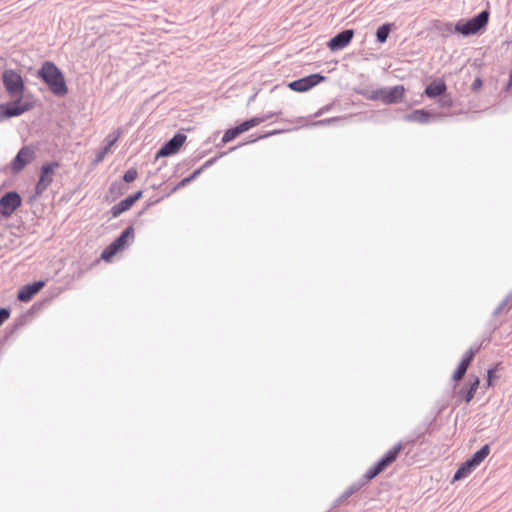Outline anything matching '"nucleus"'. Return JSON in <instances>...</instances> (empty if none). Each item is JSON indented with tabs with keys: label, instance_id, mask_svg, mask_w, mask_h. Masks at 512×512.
<instances>
[{
	"label": "nucleus",
	"instance_id": "nucleus-37",
	"mask_svg": "<svg viewBox=\"0 0 512 512\" xmlns=\"http://www.w3.org/2000/svg\"><path fill=\"white\" fill-rule=\"evenodd\" d=\"M281 131L280 130H273V131H268V132H265L263 135H260L258 136L257 138L251 140L250 142H254L256 141L257 139H262V138H267L269 136H272V135H275V134H278L280 133Z\"/></svg>",
	"mask_w": 512,
	"mask_h": 512
},
{
	"label": "nucleus",
	"instance_id": "nucleus-42",
	"mask_svg": "<svg viewBox=\"0 0 512 512\" xmlns=\"http://www.w3.org/2000/svg\"><path fill=\"white\" fill-rule=\"evenodd\" d=\"M239 132V134H242L246 131L249 130L248 128V125H247V122L246 121H243L242 123H240L239 125L235 126Z\"/></svg>",
	"mask_w": 512,
	"mask_h": 512
},
{
	"label": "nucleus",
	"instance_id": "nucleus-23",
	"mask_svg": "<svg viewBox=\"0 0 512 512\" xmlns=\"http://www.w3.org/2000/svg\"><path fill=\"white\" fill-rule=\"evenodd\" d=\"M127 189L128 187L121 181H114L110 184L109 193L113 196V199H116L122 196Z\"/></svg>",
	"mask_w": 512,
	"mask_h": 512
},
{
	"label": "nucleus",
	"instance_id": "nucleus-11",
	"mask_svg": "<svg viewBox=\"0 0 512 512\" xmlns=\"http://www.w3.org/2000/svg\"><path fill=\"white\" fill-rule=\"evenodd\" d=\"M326 80V76L320 73L310 74L288 83V88L295 92H306L321 82Z\"/></svg>",
	"mask_w": 512,
	"mask_h": 512
},
{
	"label": "nucleus",
	"instance_id": "nucleus-46",
	"mask_svg": "<svg viewBox=\"0 0 512 512\" xmlns=\"http://www.w3.org/2000/svg\"><path fill=\"white\" fill-rule=\"evenodd\" d=\"M238 147H241V144H238V146H234V147H231L227 152H231V151H234L236 150Z\"/></svg>",
	"mask_w": 512,
	"mask_h": 512
},
{
	"label": "nucleus",
	"instance_id": "nucleus-13",
	"mask_svg": "<svg viewBox=\"0 0 512 512\" xmlns=\"http://www.w3.org/2000/svg\"><path fill=\"white\" fill-rule=\"evenodd\" d=\"M479 347H471L469 348L463 355L460 363L458 364L457 368L455 369L452 379L454 381H460L466 374L469 366L474 360L475 355L479 352Z\"/></svg>",
	"mask_w": 512,
	"mask_h": 512
},
{
	"label": "nucleus",
	"instance_id": "nucleus-28",
	"mask_svg": "<svg viewBox=\"0 0 512 512\" xmlns=\"http://www.w3.org/2000/svg\"><path fill=\"white\" fill-rule=\"evenodd\" d=\"M344 117H331V118H325V119H321V120H318V121H315L313 123L314 126H326V125H330V124H333V123H336V122H339L341 120H343Z\"/></svg>",
	"mask_w": 512,
	"mask_h": 512
},
{
	"label": "nucleus",
	"instance_id": "nucleus-34",
	"mask_svg": "<svg viewBox=\"0 0 512 512\" xmlns=\"http://www.w3.org/2000/svg\"><path fill=\"white\" fill-rule=\"evenodd\" d=\"M19 324H15L12 327H6L4 340H8L18 329Z\"/></svg>",
	"mask_w": 512,
	"mask_h": 512
},
{
	"label": "nucleus",
	"instance_id": "nucleus-32",
	"mask_svg": "<svg viewBox=\"0 0 512 512\" xmlns=\"http://www.w3.org/2000/svg\"><path fill=\"white\" fill-rule=\"evenodd\" d=\"M483 86V81L480 77H476L471 85V90L473 92H478Z\"/></svg>",
	"mask_w": 512,
	"mask_h": 512
},
{
	"label": "nucleus",
	"instance_id": "nucleus-20",
	"mask_svg": "<svg viewBox=\"0 0 512 512\" xmlns=\"http://www.w3.org/2000/svg\"><path fill=\"white\" fill-rule=\"evenodd\" d=\"M489 453H490V445L485 444L479 450H477L475 453H473L472 456L469 457V459L477 467L485 460V458L489 455Z\"/></svg>",
	"mask_w": 512,
	"mask_h": 512
},
{
	"label": "nucleus",
	"instance_id": "nucleus-10",
	"mask_svg": "<svg viewBox=\"0 0 512 512\" xmlns=\"http://www.w3.org/2000/svg\"><path fill=\"white\" fill-rule=\"evenodd\" d=\"M187 136L184 133L177 132L174 136L166 141L156 152L155 160L162 157H168L176 154L185 143Z\"/></svg>",
	"mask_w": 512,
	"mask_h": 512
},
{
	"label": "nucleus",
	"instance_id": "nucleus-14",
	"mask_svg": "<svg viewBox=\"0 0 512 512\" xmlns=\"http://www.w3.org/2000/svg\"><path fill=\"white\" fill-rule=\"evenodd\" d=\"M45 286V281L38 280L23 285L17 293V299L20 302H29Z\"/></svg>",
	"mask_w": 512,
	"mask_h": 512
},
{
	"label": "nucleus",
	"instance_id": "nucleus-22",
	"mask_svg": "<svg viewBox=\"0 0 512 512\" xmlns=\"http://www.w3.org/2000/svg\"><path fill=\"white\" fill-rule=\"evenodd\" d=\"M435 28L441 32L443 36H449L453 33L456 34V23L453 24L451 22H442V21H436Z\"/></svg>",
	"mask_w": 512,
	"mask_h": 512
},
{
	"label": "nucleus",
	"instance_id": "nucleus-31",
	"mask_svg": "<svg viewBox=\"0 0 512 512\" xmlns=\"http://www.w3.org/2000/svg\"><path fill=\"white\" fill-rule=\"evenodd\" d=\"M11 310L9 307L0 308V326L10 317Z\"/></svg>",
	"mask_w": 512,
	"mask_h": 512
},
{
	"label": "nucleus",
	"instance_id": "nucleus-8",
	"mask_svg": "<svg viewBox=\"0 0 512 512\" xmlns=\"http://www.w3.org/2000/svg\"><path fill=\"white\" fill-rule=\"evenodd\" d=\"M22 198L17 191H8L0 197V215L9 218L21 206Z\"/></svg>",
	"mask_w": 512,
	"mask_h": 512
},
{
	"label": "nucleus",
	"instance_id": "nucleus-39",
	"mask_svg": "<svg viewBox=\"0 0 512 512\" xmlns=\"http://www.w3.org/2000/svg\"><path fill=\"white\" fill-rule=\"evenodd\" d=\"M204 172V170L201 168V166L199 168H197L196 170H194L188 177L191 181L195 180L200 174H202Z\"/></svg>",
	"mask_w": 512,
	"mask_h": 512
},
{
	"label": "nucleus",
	"instance_id": "nucleus-5",
	"mask_svg": "<svg viewBox=\"0 0 512 512\" xmlns=\"http://www.w3.org/2000/svg\"><path fill=\"white\" fill-rule=\"evenodd\" d=\"M490 11L486 8L471 18H461L456 22V34L463 37L477 35L486 30L489 23Z\"/></svg>",
	"mask_w": 512,
	"mask_h": 512
},
{
	"label": "nucleus",
	"instance_id": "nucleus-44",
	"mask_svg": "<svg viewBox=\"0 0 512 512\" xmlns=\"http://www.w3.org/2000/svg\"><path fill=\"white\" fill-rule=\"evenodd\" d=\"M505 308L502 307L501 304H499L496 309L493 311V316H497L498 314H500Z\"/></svg>",
	"mask_w": 512,
	"mask_h": 512
},
{
	"label": "nucleus",
	"instance_id": "nucleus-7",
	"mask_svg": "<svg viewBox=\"0 0 512 512\" xmlns=\"http://www.w3.org/2000/svg\"><path fill=\"white\" fill-rule=\"evenodd\" d=\"M60 167L58 161L45 162L40 167L39 179L35 185V194L30 197V200L42 195L53 182L55 170Z\"/></svg>",
	"mask_w": 512,
	"mask_h": 512
},
{
	"label": "nucleus",
	"instance_id": "nucleus-26",
	"mask_svg": "<svg viewBox=\"0 0 512 512\" xmlns=\"http://www.w3.org/2000/svg\"><path fill=\"white\" fill-rule=\"evenodd\" d=\"M240 134L237 130V128L234 126V127H231L229 129H227L221 139V144H226L228 142H231L232 140H234L236 137H238Z\"/></svg>",
	"mask_w": 512,
	"mask_h": 512
},
{
	"label": "nucleus",
	"instance_id": "nucleus-17",
	"mask_svg": "<svg viewBox=\"0 0 512 512\" xmlns=\"http://www.w3.org/2000/svg\"><path fill=\"white\" fill-rule=\"evenodd\" d=\"M479 384L480 379L477 376H474V378L469 381L468 385H465L459 390V396H461L466 403H469L474 398Z\"/></svg>",
	"mask_w": 512,
	"mask_h": 512
},
{
	"label": "nucleus",
	"instance_id": "nucleus-15",
	"mask_svg": "<svg viewBox=\"0 0 512 512\" xmlns=\"http://www.w3.org/2000/svg\"><path fill=\"white\" fill-rule=\"evenodd\" d=\"M443 114H435L426 109H417L404 115V120L407 122H416L419 124H427L431 119H437L443 117Z\"/></svg>",
	"mask_w": 512,
	"mask_h": 512
},
{
	"label": "nucleus",
	"instance_id": "nucleus-38",
	"mask_svg": "<svg viewBox=\"0 0 512 512\" xmlns=\"http://www.w3.org/2000/svg\"><path fill=\"white\" fill-rule=\"evenodd\" d=\"M192 181L189 179V177H185L183 178L177 185L176 187L174 188V190H177V189H180V188H183L185 186H187L188 184H190Z\"/></svg>",
	"mask_w": 512,
	"mask_h": 512
},
{
	"label": "nucleus",
	"instance_id": "nucleus-24",
	"mask_svg": "<svg viewBox=\"0 0 512 512\" xmlns=\"http://www.w3.org/2000/svg\"><path fill=\"white\" fill-rule=\"evenodd\" d=\"M437 104L440 108L448 109L451 108L454 105L453 98L450 93L447 91L440 95L437 99Z\"/></svg>",
	"mask_w": 512,
	"mask_h": 512
},
{
	"label": "nucleus",
	"instance_id": "nucleus-33",
	"mask_svg": "<svg viewBox=\"0 0 512 512\" xmlns=\"http://www.w3.org/2000/svg\"><path fill=\"white\" fill-rule=\"evenodd\" d=\"M247 122L248 128L251 129L259 124L262 123V119H260L258 116H254L250 119L245 120Z\"/></svg>",
	"mask_w": 512,
	"mask_h": 512
},
{
	"label": "nucleus",
	"instance_id": "nucleus-12",
	"mask_svg": "<svg viewBox=\"0 0 512 512\" xmlns=\"http://www.w3.org/2000/svg\"><path fill=\"white\" fill-rule=\"evenodd\" d=\"M354 34L355 31L353 29L342 30L327 42V47L332 52L340 51L351 43Z\"/></svg>",
	"mask_w": 512,
	"mask_h": 512
},
{
	"label": "nucleus",
	"instance_id": "nucleus-29",
	"mask_svg": "<svg viewBox=\"0 0 512 512\" xmlns=\"http://www.w3.org/2000/svg\"><path fill=\"white\" fill-rule=\"evenodd\" d=\"M228 152H221L219 153L218 155L208 159L202 166L201 168L205 171L206 169H208L209 167H211L212 165H214L218 159H220L221 157L227 155Z\"/></svg>",
	"mask_w": 512,
	"mask_h": 512
},
{
	"label": "nucleus",
	"instance_id": "nucleus-25",
	"mask_svg": "<svg viewBox=\"0 0 512 512\" xmlns=\"http://www.w3.org/2000/svg\"><path fill=\"white\" fill-rule=\"evenodd\" d=\"M117 140V137L113 138L112 140H110L95 156V159H94V162L95 163H100L104 160L105 156L107 155V153L110 151L111 147L114 145V143L116 142Z\"/></svg>",
	"mask_w": 512,
	"mask_h": 512
},
{
	"label": "nucleus",
	"instance_id": "nucleus-1",
	"mask_svg": "<svg viewBox=\"0 0 512 512\" xmlns=\"http://www.w3.org/2000/svg\"><path fill=\"white\" fill-rule=\"evenodd\" d=\"M1 79L6 93L12 100L0 104V122L21 116L34 108L33 95H25L26 86L21 74L13 69H5Z\"/></svg>",
	"mask_w": 512,
	"mask_h": 512
},
{
	"label": "nucleus",
	"instance_id": "nucleus-19",
	"mask_svg": "<svg viewBox=\"0 0 512 512\" xmlns=\"http://www.w3.org/2000/svg\"><path fill=\"white\" fill-rule=\"evenodd\" d=\"M134 204L135 203L132 201V198L127 196L111 208L112 217H119L122 213L128 211Z\"/></svg>",
	"mask_w": 512,
	"mask_h": 512
},
{
	"label": "nucleus",
	"instance_id": "nucleus-18",
	"mask_svg": "<svg viewBox=\"0 0 512 512\" xmlns=\"http://www.w3.org/2000/svg\"><path fill=\"white\" fill-rule=\"evenodd\" d=\"M476 468V466L473 464L472 461L468 458L465 460L456 470L453 476V482L462 480L466 478L468 475H470L473 470Z\"/></svg>",
	"mask_w": 512,
	"mask_h": 512
},
{
	"label": "nucleus",
	"instance_id": "nucleus-43",
	"mask_svg": "<svg viewBox=\"0 0 512 512\" xmlns=\"http://www.w3.org/2000/svg\"><path fill=\"white\" fill-rule=\"evenodd\" d=\"M331 106H332L331 104H328V105L323 106L322 108H320V109H319V110L314 114V116H315V117H318V116H320V115L324 114L325 112H327V111H329V110H330Z\"/></svg>",
	"mask_w": 512,
	"mask_h": 512
},
{
	"label": "nucleus",
	"instance_id": "nucleus-41",
	"mask_svg": "<svg viewBox=\"0 0 512 512\" xmlns=\"http://www.w3.org/2000/svg\"><path fill=\"white\" fill-rule=\"evenodd\" d=\"M130 198H132V201L136 203L139 199L142 198L143 192L141 190H138L130 195H128Z\"/></svg>",
	"mask_w": 512,
	"mask_h": 512
},
{
	"label": "nucleus",
	"instance_id": "nucleus-27",
	"mask_svg": "<svg viewBox=\"0 0 512 512\" xmlns=\"http://www.w3.org/2000/svg\"><path fill=\"white\" fill-rule=\"evenodd\" d=\"M137 176H138L137 170L135 168H130L124 173L122 180L125 183H131L136 180Z\"/></svg>",
	"mask_w": 512,
	"mask_h": 512
},
{
	"label": "nucleus",
	"instance_id": "nucleus-6",
	"mask_svg": "<svg viewBox=\"0 0 512 512\" xmlns=\"http://www.w3.org/2000/svg\"><path fill=\"white\" fill-rule=\"evenodd\" d=\"M134 238L132 225L126 227L101 253V259L110 261L117 253L124 250L130 239Z\"/></svg>",
	"mask_w": 512,
	"mask_h": 512
},
{
	"label": "nucleus",
	"instance_id": "nucleus-40",
	"mask_svg": "<svg viewBox=\"0 0 512 512\" xmlns=\"http://www.w3.org/2000/svg\"><path fill=\"white\" fill-rule=\"evenodd\" d=\"M204 172V170L201 168V166L199 168H197L196 170H194L188 177L191 181L195 180L200 174H202Z\"/></svg>",
	"mask_w": 512,
	"mask_h": 512
},
{
	"label": "nucleus",
	"instance_id": "nucleus-36",
	"mask_svg": "<svg viewBox=\"0 0 512 512\" xmlns=\"http://www.w3.org/2000/svg\"><path fill=\"white\" fill-rule=\"evenodd\" d=\"M281 112H268V113H265V114H262V115H258V117L260 119H262V123L267 121V120H270L272 119L274 116L280 114Z\"/></svg>",
	"mask_w": 512,
	"mask_h": 512
},
{
	"label": "nucleus",
	"instance_id": "nucleus-45",
	"mask_svg": "<svg viewBox=\"0 0 512 512\" xmlns=\"http://www.w3.org/2000/svg\"><path fill=\"white\" fill-rule=\"evenodd\" d=\"M508 86H512V70L510 71V74H509Z\"/></svg>",
	"mask_w": 512,
	"mask_h": 512
},
{
	"label": "nucleus",
	"instance_id": "nucleus-4",
	"mask_svg": "<svg viewBox=\"0 0 512 512\" xmlns=\"http://www.w3.org/2000/svg\"><path fill=\"white\" fill-rule=\"evenodd\" d=\"M355 93L363 96L367 100L381 101L386 105L399 104L403 102L406 89L403 85L393 87H381L371 90L368 86H360L354 89Z\"/></svg>",
	"mask_w": 512,
	"mask_h": 512
},
{
	"label": "nucleus",
	"instance_id": "nucleus-3",
	"mask_svg": "<svg viewBox=\"0 0 512 512\" xmlns=\"http://www.w3.org/2000/svg\"><path fill=\"white\" fill-rule=\"evenodd\" d=\"M39 78L57 96L64 97L68 94V86L62 70L52 61H45L36 72Z\"/></svg>",
	"mask_w": 512,
	"mask_h": 512
},
{
	"label": "nucleus",
	"instance_id": "nucleus-21",
	"mask_svg": "<svg viewBox=\"0 0 512 512\" xmlns=\"http://www.w3.org/2000/svg\"><path fill=\"white\" fill-rule=\"evenodd\" d=\"M392 27V23H384L380 25L376 30V42L380 44L385 43L389 37Z\"/></svg>",
	"mask_w": 512,
	"mask_h": 512
},
{
	"label": "nucleus",
	"instance_id": "nucleus-30",
	"mask_svg": "<svg viewBox=\"0 0 512 512\" xmlns=\"http://www.w3.org/2000/svg\"><path fill=\"white\" fill-rule=\"evenodd\" d=\"M497 378V369L496 368H490L487 371V386H493L494 380Z\"/></svg>",
	"mask_w": 512,
	"mask_h": 512
},
{
	"label": "nucleus",
	"instance_id": "nucleus-2",
	"mask_svg": "<svg viewBox=\"0 0 512 512\" xmlns=\"http://www.w3.org/2000/svg\"><path fill=\"white\" fill-rule=\"evenodd\" d=\"M404 447L402 442L396 443L390 450H388L378 461H376L364 474V476L357 482L351 484L338 498L333 502L332 508H337L343 504L349 497L357 493L368 481L376 478L381 472L387 469L394 463L399 454L403 451Z\"/></svg>",
	"mask_w": 512,
	"mask_h": 512
},
{
	"label": "nucleus",
	"instance_id": "nucleus-9",
	"mask_svg": "<svg viewBox=\"0 0 512 512\" xmlns=\"http://www.w3.org/2000/svg\"><path fill=\"white\" fill-rule=\"evenodd\" d=\"M35 158V149L32 146H23L13 158L10 164L11 173L16 175L20 173Z\"/></svg>",
	"mask_w": 512,
	"mask_h": 512
},
{
	"label": "nucleus",
	"instance_id": "nucleus-35",
	"mask_svg": "<svg viewBox=\"0 0 512 512\" xmlns=\"http://www.w3.org/2000/svg\"><path fill=\"white\" fill-rule=\"evenodd\" d=\"M500 304L504 308H510L512 306V292L508 293Z\"/></svg>",
	"mask_w": 512,
	"mask_h": 512
},
{
	"label": "nucleus",
	"instance_id": "nucleus-16",
	"mask_svg": "<svg viewBox=\"0 0 512 512\" xmlns=\"http://www.w3.org/2000/svg\"><path fill=\"white\" fill-rule=\"evenodd\" d=\"M447 91V84L443 78H435L426 85L423 95L429 99H437Z\"/></svg>",
	"mask_w": 512,
	"mask_h": 512
}]
</instances>
